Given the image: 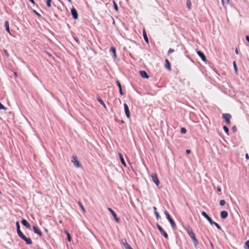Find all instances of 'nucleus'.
Wrapping results in <instances>:
<instances>
[{
    "mask_svg": "<svg viewBox=\"0 0 249 249\" xmlns=\"http://www.w3.org/2000/svg\"><path fill=\"white\" fill-rule=\"evenodd\" d=\"M119 93L121 95H124V93L123 91L122 88L119 89Z\"/></svg>",
    "mask_w": 249,
    "mask_h": 249,
    "instance_id": "40",
    "label": "nucleus"
},
{
    "mask_svg": "<svg viewBox=\"0 0 249 249\" xmlns=\"http://www.w3.org/2000/svg\"><path fill=\"white\" fill-rule=\"evenodd\" d=\"M33 230L34 232L36 233L40 237H42L43 235V234L42 232L40 231V230L36 226H33Z\"/></svg>",
    "mask_w": 249,
    "mask_h": 249,
    "instance_id": "11",
    "label": "nucleus"
},
{
    "mask_svg": "<svg viewBox=\"0 0 249 249\" xmlns=\"http://www.w3.org/2000/svg\"><path fill=\"white\" fill-rule=\"evenodd\" d=\"M21 224L26 227L28 229L31 228V225L26 220V219H22L21 221Z\"/></svg>",
    "mask_w": 249,
    "mask_h": 249,
    "instance_id": "14",
    "label": "nucleus"
},
{
    "mask_svg": "<svg viewBox=\"0 0 249 249\" xmlns=\"http://www.w3.org/2000/svg\"><path fill=\"white\" fill-rule=\"evenodd\" d=\"M4 24H5V26L6 27V31L8 32V33H10L8 21H5Z\"/></svg>",
    "mask_w": 249,
    "mask_h": 249,
    "instance_id": "26",
    "label": "nucleus"
},
{
    "mask_svg": "<svg viewBox=\"0 0 249 249\" xmlns=\"http://www.w3.org/2000/svg\"><path fill=\"white\" fill-rule=\"evenodd\" d=\"M119 156L120 160L121 162L122 163V164L124 167H126L127 165H126V163L125 162L124 159V157H123V155L122 154H121V153H119Z\"/></svg>",
    "mask_w": 249,
    "mask_h": 249,
    "instance_id": "19",
    "label": "nucleus"
},
{
    "mask_svg": "<svg viewBox=\"0 0 249 249\" xmlns=\"http://www.w3.org/2000/svg\"><path fill=\"white\" fill-rule=\"evenodd\" d=\"M116 84H117V86H118L119 89L120 88H122L121 84L118 80H117L116 81Z\"/></svg>",
    "mask_w": 249,
    "mask_h": 249,
    "instance_id": "35",
    "label": "nucleus"
},
{
    "mask_svg": "<svg viewBox=\"0 0 249 249\" xmlns=\"http://www.w3.org/2000/svg\"><path fill=\"white\" fill-rule=\"evenodd\" d=\"M235 53L236 54H238L239 53H238V49L237 48H236L235 50Z\"/></svg>",
    "mask_w": 249,
    "mask_h": 249,
    "instance_id": "48",
    "label": "nucleus"
},
{
    "mask_svg": "<svg viewBox=\"0 0 249 249\" xmlns=\"http://www.w3.org/2000/svg\"><path fill=\"white\" fill-rule=\"evenodd\" d=\"M71 12L72 17L74 19H77L78 18V14L76 9L74 7H72L71 10Z\"/></svg>",
    "mask_w": 249,
    "mask_h": 249,
    "instance_id": "7",
    "label": "nucleus"
},
{
    "mask_svg": "<svg viewBox=\"0 0 249 249\" xmlns=\"http://www.w3.org/2000/svg\"><path fill=\"white\" fill-rule=\"evenodd\" d=\"M4 52L5 54L7 56H8L9 54H8V53L7 51H6V50H4Z\"/></svg>",
    "mask_w": 249,
    "mask_h": 249,
    "instance_id": "47",
    "label": "nucleus"
},
{
    "mask_svg": "<svg viewBox=\"0 0 249 249\" xmlns=\"http://www.w3.org/2000/svg\"><path fill=\"white\" fill-rule=\"evenodd\" d=\"M108 210L110 212L115 220L117 223H119L120 222V219L117 217V215L116 213L114 212V211L111 208H108Z\"/></svg>",
    "mask_w": 249,
    "mask_h": 249,
    "instance_id": "10",
    "label": "nucleus"
},
{
    "mask_svg": "<svg viewBox=\"0 0 249 249\" xmlns=\"http://www.w3.org/2000/svg\"><path fill=\"white\" fill-rule=\"evenodd\" d=\"M153 209H154V213L157 212L156 207H153Z\"/></svg>",
    "mask_w": 249,
    "mask_h": 249,
    "instance_id": "49",
    "label": "nucleus"
},
{
    "mask_svg": "<svg viewBox=\"0 0 249 249\" xmlns=\"http://www.w3.org/2000/svg\"><path fill=\"white\" fill-rule=\"evenodd\" d=\"M174 50L173 49H172V48H170L169 50H168V54H170V53H173V52H174Z\"/></svg>",
    "mask_w": 249,
    "mask_h": 249,
    "instance_id": "39",
    "label": "nucleus"
},
{
    "mask_svg": "<svg viewBox=\"0 0 249 249\" xmlns=\"http://www.w3.org/2000/svg\"><path fill=\"white\" fill-rule=\"evenodd\" d=\"M190 238L192 239L194 245L196 249L198 248V242L197 239L196 238L195 234H193V235H191Z\"/></svg>",
    "mask_w": 249,
    "mask_h": 249,
    "instance_id": "6",
    "label": "nucleus"
},
{
    "mask_svg": "<svg viewBox=\"0 0 249 249\" xmlns=\"http://www.w3.org/2000/svg\"><path fill=\"white\" fill-rule=\"evenodd\" d=\"M75 41L78 44H80V42L77 38H74Z\"/></svg>",
    "mask_w": 249,
    "mask_h": 249,
    "instance_id": "42",
    "label": "nucleus"
},
{
    "mask_svg": "<svg viewBox=\"0 0 249 249\" xmlns=\"http://www.w3.org/2000/svg\"><path fill=\"white\" fill-rule=\"evenodd\" d=\"M78 204H79V205L80 207V208H81V209L82 210V211H83L84 212H85V209H84V208L83 206L82 205V204H81V203L80 201H79V202H78Z\"/></svg>",
    "mask_w": 249,
    "mask_h": 249,
    "instance_id": "34",
    "label": "nucleus"
},
{
    "mask_svg": "<svg viewBox=\"0 0 249 249\" xmlns=\"http://www.w3.org/2000/svg\"><path fill=\"white\" fill-rule=\"evenodd\" d=\"M124 242H123V244L124 247V248H125V249H127L128 248H129L130 247H131V246L127 243L126 240L125 239H124Z\"/></svg>",
    "mask_w": 249,
    "mask_h": 249,
    "instance_id": "24",
    "label": "nucleus"
},
{
    "mask_svg": "<svg viewBox=\"0 0 249 249\" xmlns=\"http://www.w3.org/2000/svg\"><path fill=\"white\" fill-rule=\"evenodd\" d=\"M223 129L225 131V132L228 135H229V128L227 126H225V125H224L223 127Z\"/></svg>",
    "mask_w": 249,
    "mask_h": 249,
    "instance_id": "28",
    "label": "nucleus"
},
{
    "mask_svg": "<svg viewBox=\"0 0 249 249\" xmlns=\"http://www.w3.org/2000/svg\"><path fill=\"white\" fill-rule=\"evenodd\" d=\"M210 244H211V246L213 248V244L212 243V242H210Z\"/></svg>",
    "mask_w": 249,
    "mask_h": 249,
    "instance_id": "50",
    "label": "nucleus"
},
{
    "mask_svg": "<svg viewBox=\"0 0 249 249\" xmlns=\"http://www.w3.org/2000/svg\"><path fill=\"white\" fill-rule=\"evenodd\" d=\"M17 233L19 237L25 242L27 245H30L32 244L33 242L31 238L30 237H27L21 231L20 229V225L18 221H17Z\"/></svg>",
    "mask_w": 249,
    "mask_h": 249,
    "instance_id": "1",
    "label": "nucleus"
},
{
    "mask_svg": "<svg viewBox=\"0 0 249 249\" xmlns=\"http://www.w3.org/2000/svg\"><path fill=\"white\" fill-rule=\"evenodd\" d=\"M110 52L111 53H112L113 54V56L114 57H117V54H116V48L114 47H112L110 49Z\"/></svg>",
    "mask_w": 249,
    "mask_h": 249,
    "instance_id": "22",
    "label": "nucleus"
},
{
    "mask_svg": "<svg viewBox=\"0 0 249 249\" xmlns=\"http://www.w3.org/2000/svg\"><path fill=\"white\" fill-rule=\"evenodd\" d=\"M71 237L69 233L67 232V240L70 242L71 241Z\"/></svg>",
    "mask_w": 249,
    "mask_h": 249,
    "instance_id": "37",
    "label": "nucleus"
},
{
    "mask_svg": "<svg viewBox=\"0 0 249 249\" xmlns=\"http://www.w3.org/2000/svg\"><path fill=\"white\" fill-rule=\"evenodd\" d=\"M70 3H71L72 1H71V0H67Z\"/></svg>",
    "mask_w": 249,
    "mask_h": 249,
    "instance_id": "52",
    "label": "nucleus"
},
{
    "mask_svg": "<svg viewBox=\"0 0 249 249\" xmlns=\"http://www.w3.org/2000/svg\"><path fill=\"white\" fill-rule=\"evenodd\" d=\"M111 18H112V19L113 20V24H114L115 23L114 20V19H113V18L112 17H111Z\"/></svg>",
    "mask_w": 249,
    "mask_h": 249,
    "instance_id": "51",
    "label": "nucleus"
},
{
    "mask_svg": "<svg viewBox=\"0 0 249 249\" xmlns=\"http://www.w3.org/2000/svg\"><path fill=\"white\" fill-rule=\"evenodd\" d=\"M245 248V249H249V240L246 242Z\"/></svg>",
    "mask_w": 249,
    "mask_h": 249,
    "instance_id": "32",
    "label": "nucleus"
},
{
    "mask_svg": "<svg viewBox=\"0 0 249 249\" xmlns=\"http://www.w3.org/2000/svg\"><path fill=\"white\" fill-rule=\"evenodd\" d=\"M216 190L218 192H221V187L220 186H217L216 188Z\"/></svg>",
    "mask_w": 249,
    "mask_h": 249,
    "instance_id": "41",
    "label": "nucleus"
},
{
    "mask_svg": "<svg viewBox=\"0 0 249 249\" xmlns=\"http://www.w3.org/2000/svg\"><path fill=\"white\" fill-rule=\"evenodd\" d=\"M233 68H234L235 73H236V74L237 75L238 74V69H237V66L236 62L235 61H234L233 62Z\"/></svg>",
    "mask_w": 249,
    "mask_h": 249,
    "instance_id": "23",
    "label": "nucleus"
},
{
    "mask_svg": "<svg viewBox=\"0 0 249 249\" xmlns=\"http://www.w3.org/2000/svg\"><path fill=\"white\" fill-rule=\"evenodd\" d=\"M202 215L211 224H213V220L212 218L207 214V213L204 211L201 212Z\"/></svg>",
    "mask_w": 249,
    "mask_h": 249,
    "instance_id": "12",
    "label": "nucleus"
},
{
    "mask_svg": "<svg viewBox=\"0 0 249 249\" xmlns=\"http://www.w3.org/2000/svg\"><path fill=\"white\" fill-rule=\"evenodd\" d=\"M124 112H125V114L127 118H130V113L129 107H128L126 103H124Z\"/></svg>",
    "mask_w": 249,
    "mask_h": 249,
    "instance_id": "9",
    "label": "nucleus"
},
{
    "mask_svg": "<svg viewBox=\"0 0 249 249\" xmlns=\"http://www.w3.org/2000/svg\"><path fill=\"white\" fill-rule=\"evenodd\" d=\"M142 35H143V37L144 39V41H145V42L147 44H148L149 43V39H148L146 31L144 29L142 31Z\"/></svg>",
    "mask_w": 249,
    "mask_h": 249,
    "instance_id": "17",
    "label": "nucleus"
},
{
    "mask_svg": "<svg viewBox=\"0 0 249 249\" xmlns=\"http://www.w3.org/2000/svg\"><path fill=\"white\" fill-rule=\"evenodd\" d=\"M187 132V130L185 127H182L180 129V133L181 134H186Z\"/></svg>",
    "mask_w": 249,
    "mask_h": 249,
    "instance_id": "29",
    "label": "nucleus"
},
{
    "mask_svg": "<svg viewBox=\"0 0 249 249\" xmlns=\"http://www.w3.org/2000/svg\"><path fill=\"white\" fill-rule=\"evenodd\" d=\"M14 73L15 75H16V72H14Z\"/></svg>",
    "mask_w": 249,
    "mask_h": 249,
    "instance_id": "55",
    "label": "nucleus"
},
{
    "mask_svg": "<svg viewBox=\"0 0 249 249\" xmlns=\"http://www.w3.org/2000/svg\"><path fill=\"white\" fill-rule=\"evenodd\" d=\"M164 214L166 216L167 219L169 220L171 225L173 229H176L177 228L176 224L174 221V220L172 218L170 215L168 213V212L166 211H165Z\"/></svg>",
    "mask_w": 249,
    "mask_h": 249,
    "instance_id": "2",
    "label": "nucleus"
},
{
    "mask_svg": "<svg viewBox=\"0 0 249 249\" xmlns=\"http://www.w3.org/2000/svg\"><path fill=\"white\" fill-rule=\"evenodd\" d=\"M113 6H114V9L116 11H118V5L117 4H116V3L113 1Z\"/></svg>",
    "mask_w": 249,
    "mask_h": 249,
    "instance_id": "31",
    "label": "nucleus"
},
{
    "mask_svg": "<svg viewBox=\"0 0 249 249\" xmlns=\"http://www.w3.org/2000/svg\"><path fill=\"white\" fill-rule=\"evenodd\" d=\"M127 249H133V248L131 247H130L129 248H128Z\"/></svg>",
    "mask_w": 249,
    "mask_h": 249,
    "instance_id": "54",
    "label": "nucleus"
},
{
    "mask_svg": "<svg viewBox=\"0 0 249 249\" xmlns=\"http://www.w3.org/2000/svg\"><path fill=\"white\" fill-rule=\"evenodd\" d=\"M246 159L247 160H249V156L248 154H246Z\"/></svg>",
    "mask_w": 249,
    "mask_h": 249,
    "instance_id": "46",
    "label": "nucleus"
},
{
    "mask_svg": "<svg viewBox=\"0 0 249 249\" xmlns=\"http://www.w3.org/2000/svg\"><path fill=\"white\" fill-rule=\"evenodd\" d=\"M190 153H191V150H189V149H187V150H186V153L187 154H189Z\"/></svg>",
    "mask_w": 249,
    "mask_h": 249,
    "instance_id": "43",
    "label": "nucleus"
},
{
    "mask_svg": "<svg viewBox=\"0 0 249 249\" xmlns=\"http://www.w3.org/2000/svg\"><path fill=\"white\" fill-rule=\"evenodd\" d=\"M36 14L38 16H40V14H39L38 13H37V12H36Z\"/></svg>",
    "mask_w": 249,
    "mask_h": 249,
    "instance_id": "53",
    "label": "nucleus"
},
{
    "mask_svg": "<svg viewBox=\"0 0 249 249\" xmlns=\"http://www.w3.org/2000/svg\"><path fill=\"white\" fill-rule=\"evenodd\" d=\"M197 54L201 58V60L204 61L206 62L207 60L206 57L205 55V54L200 51H197Z\"/></svg>",
    "mask_w": 249,
    "mask_h": 249,
    "instance_id": "13",
    "label": "nucleus"
},
{
    "mask_svg": "<svg viewBox=\"0 0 249 249\" xmlns=\"http://www.w3.org/2000/svg\"><path fill=\"white\" fill-rule=\"evenodd\" d=\"M97 100L101 104L103 105L104 107L105 108H106V106L105 104L104 103V101L101 99V98L99 96H97Z\"/></svg>",
    "mask_w": 249,
    "mask_h": 249,
    "instance_id": "21",
    "label": "nucleus"
},
{
    "mask_svg": "<svg viewBox=\"0 0 249 249\" xmlns=\"http://www.w3.org/2000/svg\"><path fill=\"white\" fill-rule=\"evenodd\" d=\"M232 131H233V133H235L237 131V127H236L235 125L232 126Z\"/></svg>",
    "mask_w": 249,
    "mask_h": 249,
    "instance_id": "38",
    "label": "nucleus"
},
{
    "mask_svg": "<svg viewBox=\"0 0 249 249\" xmlns=\"http://www.w3.org/2000/svg\"><path fill=\"white\" fill-rule=\"evenodd\" d=\"M32 4H33L34 5L35 4V1L34 0H29Z\"/></svg>",
    "mask_w": 249,
    "mask_h": 249,
    "instance_id": "45",
    "label": "nucleus"
},
{
    "mask_svg": "<svg viewBox=\"0 0 249 249\" xmlns=\"http://www.w3.org/2000/svg\"><path fill=\"white\" fill-rule=\"evenodd\" d=\"M140 74L142 77L145 79L149 78V75L145 71H140Z\"/></svg>",
    "mask_w": 249,
    "mask_h": 249,
    "instance_id": "15",
    "label": "nucleus"
},
{
    "mask_svg": "<svg viewBox=\"0 0 249 249\" xmlns=\"http://www.w3.org/2000/svg\"><path fill=\"white\" fill-rule=\"evenodd\" d=\"M155 215H156V217L157 218V219H159L160 218V214L159 213L157 212H156V213H154Z\"/></svg>",
    "mask_w": 249,
    "mask_h": 249,
    "instance_id": "36",
    "label": "nucleus"
},
{
    "mask_svg": "<svg viewBox=\"0 0 249 249\" xmlns=\"http://www.w3.org/2000/svg\"><path fill=\"white\" fill-rule=\"evenodd\" d=\"M186 231L189 234V236L194 234V232H193V230L190 226H188L186 229Z\"/></svg>",
    "mask_w": 249,
    "mask_h": 249,
    "instance_id": "20",
    "label": "nucleus"
},
{
    "mask_svg": "<svg viewBox=\"0 0 249 249\" xmlns=\"http://www.w3.org/2000/svg\"><path fill=\"white\" fill-rule=\"evenodd\" d=\"M219 204L221 206H224L226 204V201L224 200H221Z\"/></svg>",
    "mask_w": 249,
    "mask_h": 249,
    "instance_id": "33",
    "label": "nucleus"
},
{
    "mask_svg": "<svg viewBox=\"0 0 249 249\" xmlns=\"http://www.w3.org/2000/svg\"><path fill=\"white\" fill-rule=\"evenodd\" d=\"M246 39L249 43V36H246Z\"/></svg>",
    "mask_w": 249,
    "mask_h": 249,
    "instance_id": "44",
    "label": "nucleus"
},
{
    "mask_svg": "<svg viewBox=\"0 0 249 249\" xmlns=\"http://www.w3.org/2000/svg\"><path fill=\"white\" fill-rule=\"evenodd\" d=\"M228 215V212L226 211H222L220 213V216L222 219H225Z\"/></svg>",
    "mask_w": 249,
    "mask_h": 249,
    "instance_id": "16",
    "label": "nucleus"
},
{
    "mask_svg": "<svg viewBox=\"0 0 249 249\" xmlns=\"http://www.w3.org/2000/svg\"><path fill=\"white\" fill-rule=\"evenodd\" d=\"M186 5L188 7V8L190 10L191 9V1L190 0H187L186 1Z\"/></svg>",
    "mask_w": 249,
    "mask_h": 249,
    "instance_id": "27",
    "label": "nucleus"
},
{
    "mask_svg": "<svg viewBox=\"0 0 249 249\" xmlns=\"http://www.w3.org/2000/svg\"><path fill=\"white\" fill-rule=\"evenodd\" d=\"M213 224H211V225H215L216 226V227L219 230H221L222 229H221V227H220V226L216 222H214V221H213Z\"/></svg>",
    "mask_w": 249,
    "mask_h": 249,
    "instance_id": "25",
    "label": "nucleus"
},
{
    "mask_svg": "<svg viewBox=\"0 0 249 249\" xmlns=\"http://www.w3.org/2000/svg\"><path fill=\"white\" fill-rule=\"evenodd\" d=\"M72 162L73 163L74 166L77 168L81 167L82 165L79 161L77 160V158L76 156H72V160H71Z\"/></svg>",
    "mask_w": 249,
    "mask_h": 249,
    "instance_id": "5",
    "label": "nucleus"
},
{
    "mask_svg": "<svg viewBox=\"0 0 249 249\" xmlns=\"http://www.w3.org/2000/svg\"><path fill=\"white\" fill-rule=\"evenodd\" d=\"M52 0H46V4L48 7H51Z\"/></svg>",
    "mask_w": 249,
    "mask_h": 249,
    "instance_id": "30",
    "label": "nucleus"
},
{
    "mask_svg": "<svg viewBox=\"0 0 249 249\" xmlns=\"http://www.w3.org/2000/svg\"><path fill=\"white\" fill-rule=\"evenodd\" d=\"M151 178L152 181L155 183V184L158 186L160 184V181L155 173L152 174L151 175Z\"/></svg>",
    "mask_w": 249,
    "mask_h": 249,
    "instance_id": "8",
    "label": "nucleus"
},
{
    "mask_svg": "<svg viewBox=\"0 0 249 249\" xmlns=\"http://www.w3.org/2000/svg\"><path fill=\"white\" fill-rule=\"evenodd\" d=\"M165 67L169 71H171V63L169 62V61L166 59H165Z\"/></svg>",
    "mask_w": 249,
    "mask_h": 249,
    "instance_id": "18",
    "label": "nucleus"
},
{
    "mask_svg": "<svg viewBox=\"0 0 249 249\" xmlns=\"http://www.w3.org/2000/svg\"><path fill=\"white\" fill-rule=\"evenodd\" d=\"M122 123H124V121L122 120Z\"/></svg>",
    "mask_w": 249,
    "mask_h": 249,
    "instance_id": "56",
    "label": "nucleus"
},
{
    "mask_svg": "<svg viewBox=\"0 0 249 249\" xmlns=\"http://www.w3.org/2000/svg\"><path fill=\"white\" fill-rule=\"evenodd\" d=\"M157 227L158 229L160 231V234L162 235L165 238L168 239V234L164 231L162 228L158 223L157 224Z\"/></svg>",
    "mask_w": 249,
    "mask_h": 249,
    "instance_id": "3",
    "label": "nucleus"
},
{
    "mask_svg": "<svg viewBox=\"0 0 249 249\" xmlns=\"http://www.w3.org/2000/svg\"><path fill=\"white\" fill-rule=\"evenodd\" d=\"M222 117L225 119L227 124L230 125L231 124V115L229 113H224L222 115Z\"/></svg>",
    "mask_w": 249,
    "mask_h": 249,
    "instance_id": "4",
    "label": "nucleus"
}]
</instances>
